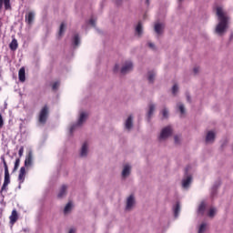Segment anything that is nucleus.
I'll use <instances>...</instances> for the list:
<instances>
[{"label":"nucleus","mask_w":233,"mask_h":233,"mask_svg":"<svg viewBox=\"0 0 233 233\" xmlns=\"http://www.w3.org/2000/svg\"><path fill=\"white\" fill-rule=\"evenodd\" d=\"M46 119H48V106H44L40 110L38 121L41 125H45V123H46Z\"/></svg>","instance_id":"obj_3"},{"label":"nucleus","mask_w":233,"mask_h":233,"mask_svg":"<svg viewBox=\"0 0 233 233\" xmlns=\"http://www.w3.org/2000/svg\"><path fill=\"white\" fill-rule=\"evenodd\" d=\"M70 210H72V202H68L66 204V206L64 208V212H65V214H68V212H70Z\"/></svg>","instance_id":"obj_27"},{"label":"nucleus","mask_w":233,"mask_h":233,"mask_svg":"<svg viewBox=\"0 0 233 233\" xmlns=\"http://www.w3.org/2000/svg\"><path fill=\"white\" fill-rule=\"evenodd\" d=\"M214 216H216V208H211L209 209V212H208V217H209V218H214Z\"/></svg>","instance_id":"obj_32"},{"label":"nucleus","mask_w":233,"mask_h":233,"mask_svg":"<svg viewBox=\"0 0 233 233\" xmlns=\"http://www.w3.org/2000/svg\"><path fill=\"white\" fill-rule=\"evenodd\" d=\"M34 19H35V14L34 12H29L25 15V23L30 26L34 23Z\"/></svg>","instance_id":"obj_11"},{"label":"nucleus","mask_w":233,"mask_h":233,"mask_svg":"<svg viewBox=\"0 0 233 233\" xmlns=\"http://www.w3.org/2000/svg\"><path fill=\"white\" fill-rule=\"evenodd\" d=\"M64 33H65V23H62L60 25V29H59V33H58L59 37H61Z\"/></svg>","instance_id":"obj_29"},{"label":"nucleus","mask_w":233,"mask_h":233,"mask_svg":"<svg viewBox=\"0 0 233 233\" xmlns=\"http://www.w3.org/2000/svg\"><path fill=\"white\" fill-rule=\"evenodd\" d=\"M177 90H179V87L177 86V84H175L172 87L173 96H176L177 94Z\"/></svg>","instance_id":"obj_31"},{"label":"nucleus","mask_w":233,"mask_h":233,"mask_svg":"<svg viewBox=\"0 0 233 233\" xmlns=\"http://www.w3.org/2000/svg\"><path fill=\"white\" fill-rule=\"evenodd\" d=\"M163 28H164L163 24H160V23L156 24L155 25L156 34H158V35H159V34H161L163 32Z\"/></svg>","instance_id":"obj_21"},{"label":"nucleus","mask_w":233,"mask_h":233,"mask_svg":"<svg viewBox=\"0 0 233 233\" xmlns=\"http://www.w3.org/2000/svg\"><path fill=\"white\" fill-rule=\"evenodd\" d=\"M179 210H181V206L179 205V203H177L174 207L175 218H177V216H179Z\"/></svg>","instance_id":"obj_23"},{"label":"nucleus","mask_w":233,"mask_h":233,"mask_svg":"<svg viewBox=\"0 0 233 233\" xmlns=\"http://www.w3.org/2000/svg\"><path fill=\"white\" fill-rule=\"evenodd\" d=\"M207 208V204L205 202H202L198 207V212L199 214H205V209Z\"/></svg>","instance_id":"obj_25"},{"label":"nucleus","mask_w":233,"mask_h":233,"mask_svg":"<svg viewBox=\"0 0 233 233\" xmlns=\"http://www.w3.org/2000/svg\"><path fill=\"white\" fill-rule=\"evenodd\" d=\"M156 110V105L154 104H149V110L147 112V117L150 119L152 116L154 115V111Z\"/></svg>","instance_id":"obj_18"},{"label":"nucleus","mask_w":233,"mask_h":233,"mask_svg":"<svg viewBox=\"0 0 233 233\" xmlns=\"http://www.w3.org/2000/svg\"><path fill=\"white\" fill-rule=\"evenodd\" d=\"M148 46H149V48H152L153 50H154V48H155V46H154L153 43H148Z\"/></svg>","instance_id":"obj_43"},{"label":"nucleus","mask_w":233,"mask_h":233,"mask_svg":"<svg viewBox=\"0 0 233 233\" xmlns=\"http://www.w3.org/2000/svg\"><path fill=\"white\" fill-rule=\"evenodd\" d=\"M25 177H26V167H22L18 174L19 188H21V185L25 183Z\"/></svg>","instance_id":"obj_6"},{"label":"nucleus","mask_w":233,"mask_h":233,"mask_svg":"<svg viewBox=\"0 0 233 233\" xmlns=\"http://www.w3.org/2000/svg\"><path fill=\"white\" fill-rule=\"evenodd\" d=\"M25 152V147H20L19 151H18V156L19 157H23V153Z\"/></svg>","instance_id":"obj_37"},{"label":"nucleus","mask_w":233,"mask_h":233,"mask_svg":"<svg viewBox=\"0 0 233 233\" xmlns=\"http://www.w3.org/2000/svg\"><path fill=\"white\" fill-rule=\"evenodd\" d=\"M187 101H190V96H187Z\"/></svg>","instance_id":"obj_47"},{"label":"nucleus","mask_w":233,"mask_h":233,"mask_svg":"<svg viewBox=\"0 0 233 233\" xmlns=\"http://www.w3.org/2000/svg\"><path fill=\"white\" fill-rule=\"evenodd\" d=\"M18 79L21 83H25L26 81V70L25 67H21L18 71Z\"/></svg>","instance_id":"obj_10"},{"label":"nucleus","mask_w":233,"mask_h":233,"mask_svg":"<svg viewBox=\"0 0 233 233\" xmlns=\"http://www.w3.org/2000/svg\"><path fill=\"white\" fill-rule=\"evenodd\" d=\"M73 43L75 46H77L79 45V35H76L73 38Z\"/></svg>","instance_id":"obj_30"},{"label":"nucleus","mask_w":233,"mask_h":233,"mask_svg":"<svg viewBox=\"0 0 233 233\" xmlns=\"http://www.w3.org/2000/svg\"><path fill=\"white\" fill-rule=\"evenodd\" d=\"M156 77V73L154 71L148 72V81L149 83H154V78Z\"/></svg>","instance_id":"obj_26"},{"label":"nucleus","mask_w":233,"mask_h":233,"mask_svg":"<svg viewBox=\"0 0 233 233\" xmlns=\"http://www.w3.org/2000/svg\"><path fill=\"white\" fill-rule=\"evenodd\" d=\"M9 219L10 225H15V223H17V219H19V214L17 213L16 209L12 210Z\"/></svg>","instance_id":"obj_8"},{"label":"nucleus","mask_w":233,"mask_h":233,"mask_svg":"<svg viewBox=\"0 0 233 233\" xmlns=\"http://www.w3.org/2000/svg\"><path fill=\"white\" fill-rule=\"evenodd\" d=\"M178 110L180 112V114H185V106L183 104H179L178 105Z\"/></svg>","instance_id":"obj_33"},{"label":"nucleus","mask_w":233,"mask_h":233,"mask_svg":"<svg viewBox=\"0 0 233 233\" xmlns=\"http://www.w3.org/2000/svg\"><path fill=\"white\" fill-rule=\"evenodd\" d=\"M190 183H192V176H187L182 180L183 188H188V187H190Z\"/></svg>","instance_id":"obj_13"},{"label":"nucleus","mask_w":233,"mask_h":233,"mask_svg":"<svg viewBox=\"0 0 233 233\" xmlns=\"http://www.w3.org/2000/svg\"><path fill=\"white\" fill-rule=\"evenodd\" d=\"M4 125H5V121L3 120V115L0 114V128H3Z\"/></svg>","instance_id":"obj_38"},{"label":"nucleus","mask_w":233,"mask_h":233,"mask_svg":"<svg viewBox=\"0 0 233 233\" xmlns=\"http://www.w3.org/2000/svg\"><path fill=\"white\" fill-rule=\"evenodd\" d=\"M33 156L32 152H29L25 160V167L28 168V167H32Z\"/></svg>","instance_id":"obj_14"},{"label":"nucleus","mask_w":233,"mask_h":233,"mask_svg":"<svg viewBox=\"0 0 233 233\" xmlns=\"http://www.w3.org/2000/svg\"><path fill=\"white\" fill-rule=\"evenodd\" d=\"M216 139V134L214 131H208L206 136V143H214V140Z\"/></svg>","instance_id":"obj_12"},{"label":"nucleus","mask_w":233,"mask_h":233,"mask_svg":"<svg viewBox=\"0 0 233 233\" xmlns=\"http://www.w3.org/2000/svg\"><path fill=\"white\" fill-rule=\"evenodd\" d=\"M133 127V120H132V116H129L127 119L126 120V128L127 130H130Z\"/></svg>","instance_id":"obj_19"},{"label":"nucleus","mask_w":233,"mask_h":233,"mask_svg":"<svg viewBox=\"0 0 233 233\" xmlns=\"http://www.w3.org/2000/svg\"><path fill=\"white\" fill-rule=\"evenodd\" d=\"M116 2L117 4H119V3H121V0H116Z\"/></svg>","instance_id":"obj_45"},{"label":"nucleus","mask_w":233,"mask_h":233,"mask_svg":"<svg viewBox=\"0 0 233 233\" xmlns=\"http://www.w3.org/2000/svg\"><path fill=\"white\" fill-rule=\"evenodd\" d=\"M119 70V65H116L114 67V72H117Z\"/></svg>","instance_id":"obj_41"},{"label":"nucleus","mask_w":233,"mask_h":233,"mask_svg":"<svg viewBox=\"0 0 233 233\" xmlns=\"http://www.w3.org/2000/svg\"><path fill=\"white\" fill-rule=\"evenodd\" d=\"M134 195H131L128 197L127 200V210H130V208H132V207H134Z\"/></svg>","instance_id":"obj_15"},{"label":"nucleus","mask_w":233,"mask_h":233,"mask_svg":"<svg viewBox=\"0 0 233 233\" xmlns=\"http://www.w3.org/2000/svg\"><path fill=\"white\" fill-rule=\"evenodd\" d=\"M162 116H163V117H165V118L168 117V110H167V108H164V109L162 110Z\"/></svg>","instance_id":"obj_36"},{"label":"nucleus","mask_w":233,"mask_h":233,"mask_svg":"<svg viewBox=\"0 0 233 233\" xmlns=\"http://www.w3.org/2000/svg\"><path fill=\"white\" fill-rule=\"evenodd\" d=\"M19 46V44L17 43V39L14 38L12 42L9 45L10 50L15 51V49Z\"/></svg>","instance_id":"obj_17"},{"label":"nucleus","mask_w":233,"mask_h":233,"mask_svg":"<svg viewBox=\"0 0 233 233\" xmlns=\"http://www.w3.org/2000/svg\"><path fill=\"white\" fill-rule=\"evenodd\" d=\"M133 68H134V65L132 64V62L127 61L122 66L121 74H128V72H132Z\"/></svg>","instance_id":"obj_7"},{"label":"nucleus","mask_w":233,"mask_h":233,"mask_svg":"<svg viewBox=\"0 0 233 233\" xmlns=\"http://www.w3.org/2000/svg\"><path fill=\"white\" fill-rule=\"evenodd\" d=\"M147 5H150V2H149V0H147Z\"/></svg>","instance_id":"obj_46"},{"label":"nucleus","mask_w":233,"mask_h":233,"mask_svg":"<svg viewBox=\"0 0 233 233\" xmlns=\"http://www.w3.org/2000/svg\"><path fill=\"white\" fill-rule=\"evenodd\" d=\"M64 196H66V185H63L60 187V190H59V193H58V198H63Z\"/></svg>","instance_id":"obj_22"},{"label":"nucleus","mask_w":233,"mask_h":233,"mask_svg":"<svg viewBox=\"0 0 233 233\" xmlns=\"http://www.w3.org/2000/svg\"><path fill=\"white\" fill-rule=\"evenodd\" d=\"M89 25H91V26H96V20H94L93 18H91L89 20Z\"/></svg>","instance_id":"obj_39"},{"label":"nucleus","mask_w":233,"mask_h":233,"mask_svg":"<svg viewBox=\"0 0 233 233\" xmlns=\"http://www.w3.org/2000/svg\"><path fill=\"white\" fill-rule=\"evenodd\" d=\"M19 165H21V158H16L15 162V167H14V172H15L17 170V168H19Z\"/></svg>","instance_id":"obj_28"},{"label":"nucleus","mask_w":233,"mask_h":233,"mask_svg":"<svg viewBox=\"0 0 233 233\" xmlns=\"http://www.w3.org/2000/svg\"><path fill=\"white\" fill-rule=\"evenodd\" d=\"M193 72H194V74H198V72H199V67H195L193 69Z\"/></svg>","instance_id":"obj_42"},{"label":"nucleus","mask_w":233,"mask_h":233,"mask_svg":"<svg viewBox=\"0 0 233 233\" xmlns=\"http://www.w3.org/2000/svg\"><path fill=\"white\" fill-rule=\"evenodd\" d=\"M88 117V114L85 113V112H82L80 114V116H79V119H78V122L76 125H73L71 127H70V134H72L75 130H76V127H81V125H83V123H85V121H86V118Z\"/></svg>","instance_id":"obj_4"},{"label":"nucleus","mask_w":233,"mask_h":233,"mask_svg":"<svg viewBox=\"0 0 233 233\" xmlns=\"http://www.w3.org/2000/svg\"><path fill=\"white\" fill-rule=\"evenodd\" d=\"M136 32L138 34V35H141L143 34V25H141V22H139L136 27Z\"/></svg>","instance_id":"obj_24"},{"label":"nucleus","mask_w":233,"mask_h":233,"mask_svg":"<svg viewBox=\"0 0 233 233\" xmlns=\"http://www.w3.org/2000/svg\"><path fill=\"white\" fill-rule=\"evenodd\" d=\"M3 6L5 10H12L10 0H0V12L3 10Z\"/></svg>","instance_id":"obj_9"},{"label":"nucleus","mask_w":233,"mask_h":233,"mask_svg":"<svg viewBox=\"0 0 233 233\" xmlns=\"http://www.w3.org/2000/svg\"><path fill=\"white\" fill-rule=\"evenodd\" d=\"M4 163V168H5V177H4V183L2 185V187L0 189V195L2 198H5L4 192H8V185H10V171H8V164H6V160L3 158Z\"/></svg>","instance_id":"obj_2"},{"label":"nucleus","mask_w":233,"mask_h":233,"mask_svg":"<svg viewBox=\"0 0 233 233\" xmlns=\"http://www.w3.org/2000/svg\"><path fill=\"white\" fill-rule=\"evenodd\" d=\"M174 139H175L176 145H177V143H179V137L178 136H175Z\"/></svg>","instance_id":"obj_40"},{"label":"nucleus","mask_w":233,"mask_h":233,"mask_svg":"<svg viewBox=\"0 0 233 233\" xmlns=\"http://www.w3.org/2000/svg\"><path fill=\"white\" fill-rule=\"evenodd\" d=\"M172 136V127L170 126L166 127L162 129L159 137V140L167 139Z\"/></svg>","instance_id":"obj_5"},{"label":"nucleus","mask_w":233,"mask_h":233,"mask_svg":"<svg viewBox=\"0 0 233 233\" xmlns=\"http://www.w3.org/2000/svg\"><path fill=\"white\" fill-rule=\"evenodd\" d=\"M68 233H76V229L71 228Z\"/></svg>","instance_id":"obj_44"},{"label":"nucleus","mask_w":233,"mask_h":233,"mask_svg":"<svg viewBox=\"0 0 233 233\" xmlns=\"http://www.w3.org/2000/svg\"><path fill=\"white\" fill-rule=\"evenodd\" d=\"M59 82H55L53 85H52V90H57V88H59Z\"/></svg>","instance_id":"obj_35"},{"label":"nucleus","mask_w":233,"mask_h":233,"mask_svg":"<svg viewBox=\"0 0 233 233\" xmlns=\"http://www.w3.org/2000/svg\"><path fill=\"white\" fill-rule=\"evenodd\" d=\"M206 228H207V224H202V225L199 227L198 233H203V232H205Z\"/></svg>","instance_id":"obj_34"},{"label":"nucleus","mask_w":233,"mask_h":233,"mask_svg":"<svg viewBox=\"0 0 233 233\" xmlns=\"http://www.w3.org/2000/svg\"><path fill=\"white\" fill-rule=\"evenodd\" d=\"M127 176H130V166L126 165L122 171V177H127Z\"/></svg>","instance_id":"obj_20"},{"label":"nucleus","mask_w":233,"mask_h":233,"mask_svg":"<svg viewBox=\"0 0 233 233\" xmlns=\"http://www.w3.org/2000/svg\"><path fill=\"white\" fill-rule=\"evenodd\" d=\"M217 15L219 22L217 25L216 32L217 34H223L228 26V15L223 11V7L221 6L217 7Z\"/></svg>","instance_id":"obj_1"},{"label":"nucleus","mask_w":233,"mask_h":233,"mask_svg":"<svg viewBox=\"0 0 233 233\" xmlns=\"http://www.w3.org/2000/svg\"><path fill=\"white\" fill-rule=\"evenodd\" d=\"M87 152H88V143H87V142H85V143L82 145L80 156H81L82 157H86Z\"/></svg>","instance_id":"obj_16"}]
</instances>
